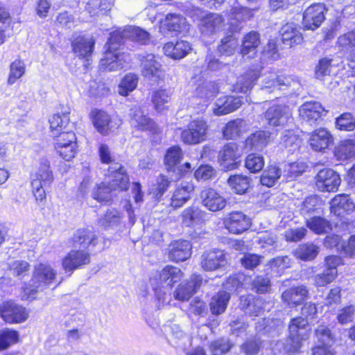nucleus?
<instances>
[{"mask_svg": "<svg viewBox=\"0 0 355 355\" xmlns=\"http://www.w3.org/2000/svg\"><path fill=\"white\" fill-rule=\"evenodd\" d=\"M109 172L110 181L101 183L93 191V198L98 202H109L112 199V191L116 189L126 190L128 187L129 178L121 165L114 163Z\"/></svg>", "mask_w": 355, "mask_h": 355, "instance_id": "f257e3e1", "label": "nucleus"}, {"mask_svg": "<svg viewBox=\"0 0 355 355\" xmlns=\"http://www.w3.org/2000/svg\"><path fill=\"white\" fill-rule=\"evenodd\" d=\"M128 37L125 35V28L118 29L110 34L107 43V49L101 60V67L105 70L116 71L123 67L124 54L121 53L119 47L125 42Z\"/></svg>", "mask_w": 355, "mask_h": 355, "instance_id": "f03ea898", "label": "nucleus"}, {"mask_svg": "<svg viewBox=\"0 0 355 355\" xmlns=\"http://www.w3.org/2000/svg\"><path fill=\"white\" fill-rule=\"evenodd\" d=\"M56 271L49 265L40 263L35 266L30 283L23 288L24 295L27 299L35 298L37 292L44 291L55 279Z\"/></svg>", "mask_w": 355, "mask_h": 355, "instance_id": "7ed1b4c3", "label": "nucleus"}, {"mask_svg": "<svg viewBox=\"0 0 355 355\" xmlns=\"http://www.w3.org/2000/svg\"><path fill=\"white\" fill-rule=\"evenodd\" d=\"M309 337L308 321L302 317L293 318L288 325V336L284 350L289 354L298 352L304 341Z\"/></svg>", "mask_w": 355, "mask_h": 355, "instance_id": "20e7f679", "label": "nucleus"}, {"mask_svg": "<svg viewBox=\"0 0 355 355\" xmlns=\"http://www.w3.org/2000/svg\"><path fill=\"white\" fill-rule=\"evenodd\" d=\"M53 181L50 162L46 159L40 161L37 171L31 175L32 192L37 202H42L46 199L44 188L49 187Z\"/></svg>", "mask_w": 355, "mask_h": 355, "instance_id": "39448f33", "label": "nucleus"}, {"mask_svg": "<svg viewBox=\"0 0 355 355\" xmlns=\"http://www.w3.org/2000/svg\"><path fill=\"white\" fill-rule=\"evenodd\" d=\"M190 24L181 15L168 13L160 21L159 31L166 36H173L178 33L187 34L190 31Z\"/></svg>", "mask_w": 355, "mask_h": 355, "instance_id": "423d86ee", "label": "nucleus"}, {"mask_svg": "<svg viewBox=\"0 0 355 355\" xmlns=\"http://www.w3.org/2000/svg\"><path fill=\"white\" fill-rule=\"evenodd\" d=\"M208 131L207 122L201 119H194L189 122L187 128L182 130V140L184 144L193 145L205 141Z\"/></svg>", "mask_w": 355, "mask_h": 355, "instance_id": "0eeeda50", "label": "nucleus"}, {"mask_svg": "<svg viewBox=\"0 0 355 355\" xmlns=\"http://www.w3.org/2000/svg\"><path fill=\"white\" fill-rule=\"evenodd\" d=\"M183 277L182 271L178 267L168 265L165 266L159 272V285L155 286L154 290L159 300L164 302L165 298L161 295V288L163 287L165 291L171 289L173 284L180 281Z\"/></svg>", "mask_w": 355, "mask_h": 355, "instance_id": "6e6552de", "label": "nucleus"}, {"mask_svg": "<svg viewBox=\"0 0 355 355\" xmlns=\"http://www.w3.org/2000/svg\"><path fill=\"white\" fill-rule=\"evenodd\" d=\"M292 86L294 89L297 87V89H298L300 84L291 78L279 75L275 72H268L264 74L261 89L266 90V92L271 93L284 90L286 87Z\"/></svg>", "mask_w": 355, "mask_h": 355, "instance_id": "1a4fd4ad", "label": "nucleus"}, {"mask_svg": "<svg viewBox=\"0 0 355 355\" xmlns=\"http://www.w3.org/2000/svg\"><path fill=\"white\" fill-rule=\"evenodd\" d=\"M254 10V9L242 6L237 1H234L227 12L230 20V31L239 32L241 30L240 22L250 19L253 16Z\"/></svg>", "mask_w": 355, "mask_h": 355, "instance_id": "9d476101", "label": "nucleus"}, {"mask_svg": "<svg viewBox=\"0 0 355 355\" xmlns=\"http://www.w3.org/2000/svg\"><path fill=\"white\" fill-rule=\"evenodd\" d=\"M327 11L323 3H315L309 6L304 12L302 24L306 29L318 28L325 19Z\"/></svg>", "mask_w": 355, "mask_h": 355, "instance_id": "9b49d317", "label": "nucleus"}, {"mask_svg": "<svg viewBox=\"0 0 355 355\" xmlns=\"http://www.w3.org/2000/svg\"><path fill=\"white\" fill-rule=\"evenodd\" d=\"M0 315L10 324L23 322L28 317L25 308L12 302H6L0 305Z\"/></svg>", "mask_w": 355, "mask_h": 355, "instance_id": "f8f14e48", "label": "nucleus"}, {"mask_svg": "<svg viewBox=\"0 0 355 355\" xmlns=\"http://www.w3.org/2000/svg\"><path fill=\"white\" fill-rule=\"evenodd\" d=\"M315 185L322 192L336 191L340 184V178L334 170L324 168L320 170L315 177Z\"/></svg>", "mask_w": 355, "mask_h": 355, "instance_id": "ddd939ff", "label": "nucleus"}, {"mask_svg": "<svg viewBox=\"0 0 355 355\" xmlns=\"http://www.w3.org/2000/svg\"><path fill=\"white\" fill-rule=\"evenodd\" d=\"M92 114L96 129L102 135H108L110 132L117 129L121 125L119 120L111 119L104 111L93 110Z\"/></svg>", "mask_w": 355, "mask_h": 355, "instance_id": "4468645a", "label": "nucleus"}, {"mask_svg": "<svg viewBox=\"0 0 355 355\" xmlns=\"http://www.w3.org/2000/svg\"><path fill=\"white\" fill-rule=\"evenodd\" d=\"M142 75L153 81H157L164 76L162 64L153 54H148L141 60Z\"/></svg>", "mask_w": 355, "mask_h": 355, "instance_id": "2eb2a0df", "label": "nucleus"}, {"mask_svg": "<svg viewBox=\"0 0 355 355\" xmlns=\"http://www.w3.org/2000/svg\"><path fill=\"white\" fill-rule=\"evenodd\" d=\"M227 261L223 251L211 250L205 252L201 257L200 265L207 271H214L226 266Z\"/></svg>", "mask_w": 355, "mask_h": 355, "instance_id": "dca6fc26", "label": "nucleus"}, {"mask_svg": "<svg viewBox=\"0 0 355 355\" xmlns=\"http://www.w3.org/2000/svg\"><path fill=\"white\" fill-rule=\"evenodd\" d=\"M224 224L228 231L232 234H241L251 225L250 219L241 211L230 213L225 219Z\"/></svg>", "mask_w": 355, "mask_h": 355, "instance_id": "f3484780", "label": "nucleus"}, {"mask_svg": "<svg viewBox=\"0 0 355 355\" xmlns=\"http://www.w3.org/2000/svg\"><path fill=\"white\" fill-rule=\"evenodd\" d=\"M90 255L84 250H72L62 259V268L66 272H72L81 266L88 264Z\"/></svg>", "mask_w": 355, "mask_h": 355, "instance_id": "a211bd4d", "label": "nucleus"}, {"mask_svg": "<svg viewBox=\"0 0 355 355\" xmlns=\"http://www.w3.org/2000/svg\"><path fill=\"white\" fill-rule=\"evenodd\" d=\"M191 255V245L186 240H176L168 247V257L173 262L184 261Z\"/></svg>", "mask_w": 355, "mask_h": 355, "instance_id": "6ab92c4d", "label": "nucleus"}, {"mask_svg": "<svg viewBox=\"0 0 355 355\" xmlns=\"http://www.w3.org/2000/svg\"><path fill=\"white\" fill-rule=\"evenodd\" d=\"M265 118L270 125H283L291 119V112L287 106L274 105L267 110Z\"/></svg>", "mask_w": 355, "mask_h": 355, "instance_id": "aec40b11", "label": "nucleus"}, {"mask_svg": "<svg viewBox=\"0 0 355 355\" xmlns=\"http://www.w3.org/2000/svg\"><path fill=\"white\" fill-rule=\"evenodd\" d=\"M202 279L200 275H193L190 281L182 282L174 293V297L180 301L188 300L200 288Z\"/></svg>", "mask_w": 355, "mask_h": 355, "instance_id": "412c9836", "label": "nucleus"}, {"mask_svg": "<svg viewBox=\"0 0 355 355\" xmlns=\"http://www.w3.org/2000/svg\"><path fill=\"white\" fill-rule=\"evenodd\" d=\"M202 205L211 211L223 209L226 205V200L219 193L212 189H207L201 192Z\"/></svg>", "mask_w": 355, "mask_h": 355, "instance_id": "4be33fe9", "label": "nucleus"}, {"mask_svg": "<svg viewBox=\"0 0 355 355\" xmlns=\"http://www.w3.org/2000/svg\"><path fill=\"white\" fill-rule=\"evenodd\" d=\"M242 101L240 97L232 96L218 98L213 108V112L216 116L227 114L241 105Z\"/></svg>", "mask_w": 355, "mask_h": 355, "instance_id": "5701e85b", "label": "nucleus"}, {"mask_svg": "<svg viewBox=\"0 0 355 355\" xmlns=\"http://www.w3.org/2000/svg\"><path fill=\"white\" fill-rule=\"evenodd\" d=\"M130 124L134 128L141 130H153L155 128V123L139 106H135L130 110Z\"/></svg>", "mask_w": 355, "mask_h": 355, "instance_id": "b1692460", "label": "nucleus"}, {"mask_svg": "<svg viewBox=\"0 0 355 355\" xmlns=\"http://www.w3.org/2000/svg\"><path fill=\"white\" fill-rule=\"evenodd\" d=\"M324 109L318 102H306L299 108L300 117L311 125L315 123L322 116Z\"/></svg>", "mask_w": 355, "mask_h": 355, "instance_id": "393cba45", "label": "nucleus"}, {"mask_svg": "<svg viewBox=\"0 0 355 355\" xmlns=\"http://www.w3.org/2000/svg\"><path fill=\"white\" fill-rule=\"evenodd\" d=\"M239 157L240 155L238 153L237 145L235 143L227 144L224 146L219 153L220 165L225 170L234 169L237 166L234 161Z\"/></svg>", "mask_w": 355, "mask_h": 355, "instance_id": "a878e982", "label": "nucleus"}, {"mask_svg": "<svg viewBox=\"0 0 355 355\" xmlns=\"http://www.w3.org/2000/svg\"><path fill=\"white\" fill-rule=\"evenodd\" d=\"M308 290L304 286L291 287L283 292L282 298L286 304L295 306L300 304L308 296Z\"/></svg>", "mask_w": 355, "mask_h": 355, "instance_id": "bb28decb", "label": "nucleus"}, {"mask_svg": "<svg viewBox=\"0 0 355 355\" xmlns=\"http://www.w3.org/2000/svg\"><path fill=\"white\" fill-rule=\"evenodd\" d=\"M164 54L174 60L182 59L192 50L189 42L180 40L175 43L168 42L164 46Z\"/></svg>", "mask_w": 355, "mask_h": 355, "instance_id": "cd10ccee", "label": "nucleus"}, {"mask_svg": "<svg viewBox=\"0 0 355 355\" xmlns=\"http://www.w3.org/2000/svg\"><path fill=\"white\" fill-rule=\"evenodd\" d=\"M223 21L220 15L211 13L200 20L199 27L202 34L209 35L220 31L223 26Z\"/></svg>", "mask_w": 355, "mask_h": 355, "instance_id": "c85d7f7f", "label": "nucleus"}, {"mask_svg": "<svg viewBox=\"0 0 355 355\" xmlns=\"http://www.w3.org/2000/svg\"><path fill=\"white\" fill-rule=\"evenodd\" d=\"M194 186L191 183H185L175 189L171 198V206L174 209L182 207L191 198Z\"/></svg>", "mask_w": 355, "mask_h": 355, "instance_id": "c756f323", "label": "nucleus"}, {"mask_svg": "<svg viewBox=\"0 0 355 355\" xmlns=\"http://www.w3.org/2000/svg\"><path fill=\"white\" fill-rule=\"evenodd\" d=\"M332 141L331 135L325 129L316 130L309 138L310 146L315 151H322L327 148Z\"/></svg>", "mask_w": 355, "mask_h": 355, "instance_id": "7c9ffc66", "label": "nucleus"}, {"mask_svg": "<svg viewBox=\"0 0 355 355\" xmlns=\"http://www.w3.org/2000/svg\"><path fill=\"white\" fill-rule=\"evenodd\" d=\"M331 212L336 216H341L345 212L354 210V203L349 196L346 194H340L335 196L331 201Z\"/></svg>", "mask_w": 355, "mask_h": 355, "instance_id": "2f4dec72", "label": "nucleus"}, {"mask_svg": "<svg viewBox=\"0 0 355 355\" xmlns=\"http://www.w3.org/2000/svg\"><path fill=\"white\" fill-rule=\"evenodd\" d=\"M75 248L87 249L90 246L94 247L97 243V236L92 230L82 229L76 231L73 237Z\"/></svg>", "mask_w": 355, "mask_h": 355, "instance_id": "473e14b6", "label": "nucleus"}, {"mask_svg": "<svg viewBox=\"0 0 355 355\" xmlns=\"http://www.w3.org/2000/svg\"><path fill=\"white\" fill-rule=\"evenodd\" d=\"M95 42L92 37L78 36L72 42L73 52L81 58L92 55Z\"/></svg>", "mask_w": 355, "mask_h": 355, "instance_id": "72a5a7b5", "label": "nucleus"}, {"mask_svg": "<svg viewBox=\"0 0 355 355\" xmlns=\"http://www.w3.org/2000/svg\"><path fill=\"white\" fill-rule=\"evenodd\" d=\"M259 35L255 31H251L246 34L242 41L240 53L243 57H253L257 52V48L259 46Z\"/></svg>", "mask_w": 355, "mask_h": 355, "instance_id": "f704fd0d", "label": "nucleus"}, {"mask_svg": "<svg viewBox=\"0 0 355 355\" xmlns=\"http://www.w3.org/2000/svg\"><path fill=\"white\" fill-rule=\"evenodd\" d=\"M282 42L290 47L300 44L303 37L297 27L293 24H287L281 30Z\"/></svg>", "mask_w": 355, "mask_h": 355, "instance_id": "c9c22d12", "label": "nucleus"}, {"mask_svg": "<svg viewBox=\"0 0 355 355\" xmlns=\"http://www.w3.org/2000/svg\"><path fill=\"white\" fill-rule=\"evenodd\" d=\"M259 77V71L250 70L240 76L234 85V91L245 94L253 87L255 81Z\"/></svg>", "mask_w": 355, "mask_h": 355, "instance_id": "e433bc0d", "label": "nucleus"}, {"mask_svg": "<svg viewBox=\"0 0 355 355\" xmlns=\"http://www.w3.org/2000/svg\"><path fill=\"white\" fill-rule=\"evenodd\" d=\"M269 138L270 133L268 132L257 131L247 138L245 146L252 150H261L268 144Z\"/></svg>", "mask_w": 355, "mask_h": 355, "instance_id": "4c0bfd02", "label": "nucleus"}, {"mask_svg": "<svg viewBox=\"0 0 355 355\" xmlns=\"http://www.w3.org/2000/svg\"><path fill=\"white\" fill-rule=\"evenodd\" d=\"M205 212L198 207H189L182 212V223L187 227L200 225L203 221Z\"/></svg>", "mask_w": 355, "mask_h": 355, "instance_id": "58836bf2", "label": "nucleus"}, {"mask_svg": "<svg viewBox=\"0 0 355 355\" xmlns=\"http://www.w3.org/2000/svg\"><path fill=\"white\" fill-rule=\"evenodd\" d=\"M246 123L241 119L230 121L223 129V136L227 139H236L246 130Z\"/></svg>", "mask_w": 355, "mask_h": 355, "instance_id": "ea45409f", "label": "nucleus"}, {"mask_svg": "<svg viewBox=\"0 0 355 355\" xmlns=\"http://www.w3.org/2000/svg\"><path fill=\"white\" fill-rule=\"evenodd\" d=\"M69 139V144L68 146L64 145L62 143H58V146H55V150L59 155L66 161L71 160L77 153L78 146L76 143V137L75 134H70L68 135Z\"/></svg>", "mask_w": 355, "mask_h": 355, "instance_id": "a19ab883", "label": "nucleus"}, {"mask_svg": "<svg viewBox=\"0 0 355 355\" xmlns=\"http://www.w3.org/2000/svg\"><path fill=\"white\" fill-rule=\"evenodd\" d=\"M122 216L115 209H109L98 219V225L105 230L114 229L117 227L121 223Z\"/></svg>", "mask_w": 355, "mask_h": 355, "instance_id": "79ce46f5", "label": "nucleus"}, {"mask_svg": "<svg viewBox=\"0 0 355 355\" xmlns=\"http://www.w3.org/2000/svg\"><path fill=\"white\" fill-rule=\"evenodd\" d=\"M228 185L236 194L242 195L250 187V178L243 175H231L227 180Z\"/></svg>", "mask_w": 355, "mask_h": 355, "instance_id": "37998d69", "label": "nucleus"}, {"mask_svg": "<svg viewBox=\"0 0 355 355\" xmlns=\"http://www.w3.org/2000/svg\"><path fill=\"white\" fill-rule=\"evenodd\" d=\"M230 298V293L225 291L218 292L214 295L209 304L211 312L214 315L223 313L227 308Z\"/></svg>", "mask_w": 355, "mask_h": 355, "instance_id": "c03bdc74", "label": "nucleus"}, {"mask_svg": "<svg viewBox=\"0 0 355 355\" xmlns=\"http://www.w3.org/2000/svg\"><path fill=\"white\" fill-rule=\"evenodd\" d=\"M171 94L169 90L159 89L152 95V103L156 111L162 112L168 109Z\"/></svg>", "mask_w": 355, "mask_h": 355, "instance_id": "a18cd8bd", "label": "nucleus"}, {"mask_svg": "<svg viewBox=\"0 0 355 355\" xmlns=\"http://www.w3.org/2000/svg\"><path fill=\"white\" fill-rule=\"evenodd\" d=\"M334 155L340 161L349 159L355 156V141L345 140L342 141L335 149Z\"/></svg>", "mask_w": 355, "mask_h": 355, "instance_id": "49530a36", "label": "nucleus"}, {"mask_svg": "<svg viewBox=\"0 0 355 355\" xmlns=\"http://www.w3.org/2000/svg\"><path fill=\"white\" fill-rule=\"evenodd\" d=\"M306 226L317 234H324L331 230V224L327 219L315 216L306 220Z\"/></svg>", "mask_w": 355, "mask_h": 355, "instance_id": "de8ad7c7", "label": "nucleus"}, {"mask_svg": "<svg viewBox=\"0 0 355 355\" xmlns=\"http://www.w3.org/2000/svg\"><path fill=\"white\" fill-rule=\"evenodd\" d=\"M282 170L275 165L268 166L260 178L261 184L267 187H272L275 184L282 175Z\"/></svg>", "mask_w": 355, "mask_h": 355, "instance_id": "09e8293b", "label": "nucleus"}, {"mask_svg": "<svg viewBox=\"0 0 355 355\" xmlns=\"http://www.w3.org/2000/svg\"><path fill=\"white\" fill-rule=\"evenodd\" d=\"M69 121V116L66 114H53L49 119L50 130L52 136L54 137L60 134L62 132H65L64 130L67 128Z\"/></svg>", "mask_w": 355, "mask_h": 355, "instance_id": "8fccbe9b", "label": "nucleus"}, {"mask_svg": "<svg viewBox=\"0 0 355 355\" xmlns=\"http://www.w3.org/2000/svg\"><path fill=\"white\" fill-rule=\"evenodd\" d=\"M319 252V248L313 243H305L300 245L295 252L297 258L303 261L314 259Z\"/></svg>", "mask_w": 355, "mask_h": 355, "instance_id": "3c124183", "label": "nucleus"}, {"mask_svg": "<svg viewBox=\"0 0 355 355\" xmlns=\"http://www.w3.org/2000/svg\"><path fill=\"white\" fill-rule=\"evenodd\" d=\"M238 45V40L233 35H228L221 40L218 51L221 54L230 56L234 53Z\"/></svg>", "mask_w": 355, "mask_h": 355, "instance_id": "603ef678", "label": "nucleus"}, {"mask_svg": "<svg viewBox=\"0 0 355 355\" xmlns=\"http://www.w3.org/2000/svg\"><path fill=\"white\" fill-rule=\"evenodd\" d=\"M138 78L135 74H127L119 85V94L123 96H128L130 92L136 88Z\"/></svg>", "mask_w": 355, "mask_h": 355, "instance_id": "864d4df0", "label": "nucleus"}, {"mask_svg": "<svg viewBox=\"0 0 355 355\" xmlns=\"http://www.w3.org/2000/svg\"><path fill=\"white\" fill-rule=\"evenodd\" d=\"M182 157L183 153L179 146H173L168 148L164 157V162L168 170H173Z\"/></svg>", "mask_w": 355, "mask_h": 355, "instance_id": "5fc2aeb1", "label": "nucleus"}, {"mask_svg": "<svg viewBox=\"0 0 355 355\" xmlns=\"http://www.w3.org/2000/svg\"><path fill=\"white\" fill-rule=\"evenodd\" d=\"M17 331L8 329L0 331V351L8 349L12 345L18 342Z\"/></svg>", "mask_w": 355, "mask_h": 355, "instance_id": "6e6d98bb", "label": "nucleus"}, {"mask_svg": "<svg viewBox=\"0 0 355 355\" xmlns=\"http://www.w3.org/2000/svg\"><path fill=\"white\" fill-rule=\"evenodd\" d=\"M125 35L128 39L141 44H145L149 40V34L139 27H125Z\"/></svg>", "mask_w": 355, "mask_h": 355, "instance_id": "4d7b16f0", "label": "nucleus"}, {"mask_svg": "<svg viewBox=\"0 0 355 355\" xmlns=\"http://www.w3.org/2000/svg\"><path fill=\"white\" fill-rule=\"evenodd\" d=\"M306 165L302 162H295L284 165V177L286 179H293L305 171Z\"/></svg>", "mask_w": 355, "mask_h": 355, "instance_id": "13d9d810", "label": "nucleus"}, {"mask_svg": "<svg viewBox=\"0 0 355 355\" xmlns=\"http://www.w3.org/2000/svg\"><path fill=\"white\" fill-rule=\"evenodd\" d=\"M26 67L23 61L16 60L11 63L10 67V74L8 79L9 85L14 84L18 79L23 76L25 73Z\"/></svg>", "mask_w": 355, "mask_h": 355, "instance_id": "bf43d9fd", "label": "nucleus"}, {"mask_svg": "<svg viewBox=\"0 0 355 355\" xmlns=\"http://www.w3.org/2000/svg\"><path fill=\"white\" fill-rule=\"evenodd\" d=\"M196 92L199 97L209 100L218 92V87L214 82H207L198 87Z\"/></svg>", "mask_w": 355, "mask_h": 355, "instance_id": "052dcab7", "label": "nucleus"}, {"mask_svg": "<svg viewBox=\"0 0 355 355\" xmlns=\"http://www.w3.org/2000/svg\"><path fill=\"white\" fill-rule=\"evenodd\" d=\"M245 166L252 173L259 172L264 166L263 158L262 156L257 154H250L245 159Z\"/></svg>", "mask_w": 355, "mask_h": 355, "instance_id": "680f3d73", "label": "nucleus"}, {"mask_svg": "<svg viewBox=\"0 0 355 355\" xmlns=\"http://www.w3.org/2000/svg\"><path fill=\"white\" fill-rule=\"evenodd\" d=\"M231 348L230 343L225 339H217L209 345V349L212 355H221L227 352Z\"/></svg>", "mask_w": 355, "mask_h": 355, "instance_id": "e2e57ef3", "label": "nucleus"}, {"mask_svg": "<svg viewBox=\"0 0 355 355\" xmlns=\"http://www.w3.org/2000/svg\"><path fill=\"white\" fill-rule=\"evenodd\" d=\"M336 125L341 130L351 131L355 128V119L351 114L345 113L336 119Z\"/></svg>", "mask_w": 355, "mask_h": 355, "instance_id": "0e129e2a", "label": "nucleus"}, {"mask_svg": "<svg viewBox=\"0 0 355 355\" xmlns=\"http://www.w3.org/2000/svg\"><path fill=\"white\" fill-rule=\"evenodd\" d=\"M336 277L335 271L331 272L325 268L322 273L314 276V284L317 286H324L332 282Z\"/></svg>", "mask_w": 355, "mask_h": 355, "instance_id": "69168bd1", "label": "nucleus"}, {"mask_svg": "<svg viewBox=\"0 0 355 355\" xmlns=\"http://www.w3.org/2000/svg\"><path fill=\"white\" fill-rule=\"evenodd\" d=\"M270 288V282L268 278L258 276L252 282V289L257 293H264Z\"/></svg>", "mask_w": 355, "mask_h": 355, "instance_id": "338daca9", "label": "nucleus"}, {"mask_svg": "<svg viewBox=\"0 0 355 355\" xmlns=\"http://www.w3.org/2000/svg\"><path fill=\"white\" fill-rule=\"evenodd\" d=\"M337 44L338 46L346 49L355 46V30L339 36L337 40Z\"/></svg>", "mask_w": 355, "mask_h": 355, "instance_id": "774afa93", "label": "nucleus"}]
</instances>
